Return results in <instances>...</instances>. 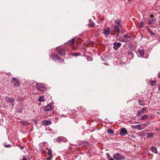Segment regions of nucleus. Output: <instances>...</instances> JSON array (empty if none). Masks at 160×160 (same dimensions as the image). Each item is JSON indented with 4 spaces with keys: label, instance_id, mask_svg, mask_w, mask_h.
<instances>
[{
    "label": "nucleus",
    "instance_id": "1",
    "mask_svg": "<svg viewBox=\"0 0 160 160\" xmlns=\"http://www.w3.org/2000/svg\"><path fill=\"white\" fill-rule=\"evenodd\" d=\"M131 39V36L128 34H127L121 36L119 38V40L120 42H126L130 41Z\"/></svg>",
    "mask_w": 160,
    "mask_h": 160
},
{
    "label": "nucleus",
    "instance_id": "2",
    "mask_svg": "<svg viewBox=\"0 0 160 160\" xmlns=\"http://www.w3.org/2000/svg\"><path fill=\"white\" fill-rule=\"evenodd\" d=\"M36 88L40 92L45 91L47 88L44 84L39 83H37Z\"/></svg>",
    "mask_w": 160,
    "mask_h": 160
},
{
    "label": "nucleus",
    "instance_id": "3",
    "mask_svg": "<svg viewBox=\"0 0 160 160\" xmlns=\"http://www.w3.org/2000/svg\"><path fill=\"white\" fill-rule=\"evenodd\" d=\"M5 100L9 106L12 107L14 105V99L12 98L6 97Z\"/></svg>",
    "mask_w": 160,
    "mask_h": 160
},
{
    "label": "nucleus",
    "instance_id": "4",
    "mask_svg": "<svg viewBox=\"0 0 160 160\" xmlns=\"http://www.w3.org/2000/svg\"><path fill=\"white\" fill-rule=\"evenodd\" d=\"M11 83L14 87H19L20 85V82L18 78L13 77L11 80Z\"/></svg>",
    "mask_w": 160,
    "mask_h": 160
},
{
    "label": "nucleus",
    "instance_id": "5",
    "mask_svg": "<svg viewBox=\"0 0 160 160\" xmlns=\"http://www.w3.org/2000/svg\"><path fill=\"white\" fill-rule=\"evenodd\" d=\"M113 158L114 159L117 160H121L124 159V157L120 154L119 153H117L116 154H113Z\"/></svg>",
    "mask_w": 160,
    "mask_h": 160
},
{
    "label": "nucleus",
    "instance_id": "6",
    "mask_svg": "<svg viewBox=\"0 0 160 160\" xmlns=\"http://www.w3.org/2000/svg\"><path fill=\"white\" fill-rule=\"evenodd\" d=\"M114 30L115 32L117 33L116 37H118L119 36V34L120 32V28L117 25H115L114 27Z\"/></svg>",
    "mask_w": 160,
    "mask_h": 160
},
{
    "label": "nucleus",
    "instance_id": "7",
    "mask_svg": "<svg viewBox=\"0 0 160 160\" xmlns=\"http://www.w3.org/2000/svg\"><path fill=\"white\" fill-rule=\"evenodd\" d=\"M128 134V132L126 129L124 128H122L120 130V135L123 136Z\"/></svg>",
    "mask_w": 160,
    "mask_h": 160
},
{
    "label": "nucleus",
    "instance_id": "8",
    "mask_svg": "<svg viewBox=\"0 0 160 160\" xmlns=\"http://www.w3.org/2000/svg\"><path fill=\"white\" fill-rule=\"evenodd\" d=\"M52 110H53V108L51 105V104L50 103L44 107V110L45 112H47Z\"/></svg>",
    "mask_w": 160,
    "mask_h": 160
},
{
    "label": "nucleus",
    "instance_id": "9",
    "mask_svg": "<svg viewBox=\"0 0 160 160\" xmlns=\"http://www.w3.org/2000/svg\"><path fill=\"white\" fill-rule=\"evenodd\" d=\"M121 45H122L121 43L120 42H115L113 44V48L115 50H117L121 46Z\"/></svg>",
    "mask_w": 160,
    "mask_h": 160
},
{
    "label": "nucleus",
    "instance_id": "10",
    "mask_svg": "<svg viewBox=\"0 0 160 160\" xmlns=\"http://www.w3.org/2000/svg\"><path fill=\"white\" fill-rule=\"evenodd\" d=\"M115 22L117 26L120 28H122V22L121 20L119 19H117L115 21Z\"/></svg>",
    "mask_w": 160,
    "mask_h": 160
},
{
    "label": "nucleus",
    "instance_id": "11",
    "mask_svg": "<svg viewBox=\"0 0 160 160\" xmlns=\"http://www.w3.org/2000/svg\"><path fill=\"white\" fill-rule=\"evenodd\" d=\"M131 127L134 129H137L138 130L142 129L141 124H138L135 125H132Z\"/></svg>",
    "mask_w": 160,
    "mask_h": 160
},
{
    "label": "nucleus",
    "instance_id": "12",
    "mask_svg": "<svg viewBox=\"0 0 160 160\" xmlns=\"http://www.w3.org/2000/svg\"><path fill=\"white\" fill-rule=\"evenodd\" d=\"M66 51L64 48L60 49L59 50V53L62 56L65 55Z\"/></svg>",
    "mask_w": 160,
    "mask_h": 160
},
{
    "label": "nucleus",
    "instance_id": "13",
    "mask_svg": "<svg viewBox=\"0 0 160 160\" xmlns=\"http://www.w3.org/2000/svg\"><path fill=\"white\" fill-rule=\"evenodd\" d=\"M110 32V29L108 27L106 29L103 30V33L105 35H108L109 34Z\"/></svg>",
    "mask_w": 160,
    "mask_h": 160
},
{
    "label": "nucleus",
    "instance_id": "14",
    "mask_svg": "<svg viewBox=\"0 0 160 160\" xmlns=\"http://www.w3.org/2000/svg\"><path fill=\"white\" fill-rule=\"evenodd\" d=\"M51 123H52L51 122L48 120L43 121L42 122V125L45 126L50 125L51 124Z\"/></svg>",
    "mask_w": 160,
    "mask_h": 160
},
{
    "label": "nucleus",
    "instance_id": "15",
    "mask_svg": "<svg viewBox=\"0 0 160 160\" xmlns=\"http://www.w3.org/2000/svg\"><path fill=\"white\" fill-rule=\"evenodd\" d=\"M51 56L52 58L55 61L58 60L59 58V56L58 55L56 54L51 55Z\"/></svg>",
    "mask_w": 160,
    "mask_h": 160
},
{
    "label": "nucleus",
    "instance_id": "16",
    "mask_svg": "<svg viewBox=\"0 0 160 160\" xmlns=\"http://www.w3.org/2000/svg\"><path fill=\"white\" fill-rule=\"evenodd\" d=\"M19 122L22 125L26 126L28 125L30 123H29L28 122L26 121H20Z\"/></svg>",
    "mask_w": 160,
    "mask_h": 160
},
{
    "label": "nucleus",
    "instance_id": "17",
    "mask_svg": "<svg viewBox=\"0 0 160 160\" xmlns=\"http://www.w3.org/2000/svg\"><path fill=\"white\" fill-rule=\"evenodd\" d=\"M150 122H148L145 123L141 124V126L142 127V129L147 127L148 126V125L150 123Z\"/></svg>",
    "mask_w": 160,
    "mask_h": 160
},
{
    "label": "nucleus",
    "instance_id": "18",
    "mask_svg": "<svg viewBox=\"0 0 160 160\" xmlns=\"http://www.w3.org/2000/svg\"><path fill=\"white\" fill-rule=\"evenodd\" d=\"M144 113V112H143L142 111L140 110L139 111H138L137 113L136 114V116L139 118V117L142 114H143Z\"/></svg>",
    "mask_w": 160,
    "mask_h": 160
},
{
    "label": "nucleus",
    "instance_id": "19",
    "mask_svg": "<svg viewBox=\"0 0 160 160\" xmlns=\"http://www.w3.org/2000/svg\"><path fill=\"white\" fill-rule=\"evenodd\" d=\"M151 151L154 153H157V148L154 146H152L151 148Z\"/></svg>",
    "mask_w": 160,
    "mask_h": 160
},
{
    "label": "nucleus",
    "instance_id": "20",
    "mask_svg": "<svg viewBox=\"0 0 160 160\" xmlns=\"http://www.w3.org/2000/svg\"><path fill=\"white\" fill-rule=\"evenodd\" d=\"M148 116L147 115H143L140 119L142 120H145L148 118Z\"/></svg>",
    "mask_w": 160,
    "mask_h": 160
},
{
    "label": "nucleus",
    "instance_id": "21",
    "mask_svg": "<svg viewBox=\"0 0 160 160\" xmlns=\"http://www.w3.org/2000/svg\"><path fill=\"white\" fill-rule=\"evenodd\" d=\"M45 99L43 96L40 97L38 99V101L39 102H43L45 101Z\"/></svg>",
    "mask_w": 160,
    "mask_h": 160
},
{
    "label": "nucleus",
    "instance_id": "22",
    "mask_svg": "<svg viewBox=\"0 0 160 160\" xmlns=\"http://www.w3.org/2000/svg\"><path fill=\"white\" fill-rule=\"evenodd\" d=\"M52 150L51 149H50L48 150V154L49 156V157H52Z\"/></svg>",
    "mask_w": 160,
    "mask_h": 160
},
{
    "label": "nucleus",
    "instance_id": "23",
    "mask_svg": "<svg viewBox=\"0 0 160 160\" xmlns=\"http://www.w3.org/2000/svg\"><path fill=\"white\" fill-rule=\"evenodd\" d=\"M140 55L142 56L144 54V52L143 50L139 49L138 51Z\"/></svg>",
    "mask_w": 160,
    "mask_h": 160
},
{
    "label": "nucleus",
    "instance_id": "24",
    "mask_svg": "<svg viewBox=\"0 0 160 160\" xmlns=\"http://www.w3.org/2000/svg\"><path fill=\"white\" fill-rule=\"evenodd\" d=\"M153 134L152 133H149L147 134V136L148 138H151L153 136Z\"/></svg>",
    "mask_w": 160,
    "mask_h": 160
},
{
    "label": "nucleus",
    "instance_id": "25",
    "mask_svg": "<svg viewBox=\"0 0 160 160\" xmlns=\"http://www.w3.org/2000/svg\"><path fill=\"white\" fill-rule=\"evenodd\" d=\"M138 103L141 106H144L145 104L143 101L142 100H138Z\"/></svg>",
    "mask_w": 160,
    "mask_h": 160
},
{
    "label": "nucleus",
    "instance_id": "26",
    "mask_svg": "<svg viewBox=\"0 0 160 160\" xmlns=\"http://www.w3.org/2000/svg\"><path fill=\"white\" fill-rule=\"evenodd\" d=\"M107 132L110 134H112L114 133V132L111 129H108L107 130Z\"/></svg>",
    "mask_w": 160,
    "mask_h": 160
},
{
    "label": "nucleus",
    "instance_id": "27",
    "mask_svg": "<svg viewBox=\"0 0 160 160\" xmlns=\"http://www.w3.org/2000/svg\"><path fill=\"white\" fill-rule=\"evenodd\" d=\"M148 31L153 36H155V34L153 32H152L150 28L148 29Z\"/></svg>",
    "mask_w": 160,
    "mask_h": 160
},
{
    "label": "nucleus",
    "instance_id": "28",
    "mask_svg": "<svg viewBox=\"0 0 160 160\" xmlns=\"http://www.w3.org/2000/svg\"><path fill=\"white\" fill-rule=\"evenodd\" d=\"M75 42V39L74 38L72 39L71 40L69 41L68 42L70 43L71 45H72L74 44Z\"/></svg>",
    "mask_w": 160,
    "mask_h": 160
},
{
    "label": "nucleus",
    "instance_id": "29",
    "mask_svg": "<svg viewBox=\"0 0 160 160\" xmlns=\"http://www.w3.org/2000/svg\"><path fill=\"white\" fill-rule=\"evenodd\" d=\"M148 22L149 24L153 25L154 22L153 19L152 18L151 20H148Z\"/></svg>",
    "mask_w": 160,
    "mask_h": 160
},
{
    "label": "nucleus",
    "instance_id": "30",
    "mask_svg": "<svg viewBox=\"0 0 160 160\" xmlns=\"http://www.w3.org/2000/svg\"><path fill=\"white\" fill-rule=\"evenodd\" d=\"M150 84L152 86H154L156 84V82L155 81H149Z\"/></svg>",
    "mask_w": 160,
    "mask_h": 160
},
{
    "label": "nucleus",
    "instance_id": "31",
    "mask_svg": "<svg viewBox=\"0 0 160 160\" xmlns=\"http://www.w3.org/2000/svg\"><path fill=\"white\" fill-rule=\"evenodd\" d=\"M58 60L59 61V62L60 63H64V59L60 58V57L58 59Z\"/></svg>",
    "mask_w": 160,
    "mask_h": 160
},
{
    "label": "nucleus",
    "instance_id": "32",
    "mask_svg": "<svg viewBox=\"0 0 160 160\" xmlns=\"http://www.w3.org/2000/svg\"><path fill=\"white\" fill-rule=\"evenodd\" d=\"M106 156L109 159L110 158V155L109 153H106Z\"/></svg>",
    "mask_w": 160,
    "mask_h": 160
},
{
    "label": "nucleus",
    "instance_id": "33",
    "mask_svg": "<svg viewBox=\"0 0 160 160\" xmlns=\"http://www.w3.org/2000/svg\"><path fill=\"white\" fill-rule=\"evenodd\" d=\"M85 146H87L88 144V143L87 141H84L83 142Z\"/></svg>",
    "mask_w": 160,
    "mask_h": 160
},
{
    "label": "nucleus",
    "instance_id": "34",
    "mask_svg": "<svg viewBox=\"0 0 160 160\" xmlns=\"http://www.w3.org/2000/svg\"><path fill=\"white\" fill-rule=\"evenodd\" d=\"M11 145H10V144H8V145H5L4 146V147L6 148H8V147H11Z\"/></svg>",
    "mask_w": 160,
    "mask_h": 160
},
{
    "label": "nucleus",
    "instance_id": "35",
    "mask_svg": "<svg viewBox=\"0 0 160 160\" xmlns=\"http://www.w3.org/2000/svg\"><path fill=\"white\" fill-rule=\"evenodd\" d=\"M144 24V23L143 22H141L140 23V27H143Z\"/></svg>",
    "mask_w": 160,
    "mask_h": 160
},
{
    "label": "nucleus",
    "instance_id": "36",
    "mask_svg": "<svg viewBox=\"0 0 160 160\" xmlns=\"http://www.w3.org/2000/svg\"><path fill=\"white\" fill-rule=\"evenodd\" d=\"M147 108H142V110H141L143 112H144V111H145L146 110Z\"/></svg>",
    "mask_w": 160,
    "mask_h": 160
},
{
    "label": "nucleus",
    "instance_id": "37",
    "mask_svg": "<svg viewBox=\"0 0 160 160\" xmlns=\"http://www.w3.org/2000/svg\"><path fill=\"white\" fill-rule=\"evenodd\" d=\"M72 56H75L76 57H77L78 55V53H75L74 54H72Z\"/></svg>",
    "mask_w": 160,
    "mask_h": 160
},
{
    "label": "nucleus",
    "instance_id": "38",
    "mask_svg": "<svg viewBox=\"0 0 160 160\" xmlns=\"http://www.w3.org/2000/svg\"><path fill=\"white\" fill-rule=\"evenodd\" d=\"M20 148L21 149H24V147L23 146H21L20 147Z\"/></svg>",
    "mask_w": 160,
    "mask_h": 160
},
{
    "label": "nucleus",
    "instance_id": "39",
    "mask_svg": "<svg viewBox=\"0 0 160 160\" xmlns=\"http://www.w3.org/2000/svg\"><path fill=\"white\" fill-rule=\"evenodd\" d=\"M158 91H160V85H158Z\"/></svg>",
    "mask_w": 160,
    "mask_h": 160
},
{
    "label": "nucleus",
    "instance_id": "40",
    "mask_svg": "<svg viewBox=\"0 0 160 160\" xmlns=\"http://www.w3.org/2000/svg\"><path fill=\"white\" fill-rule=\"evenodd\" d=\"M17 112L18 113H21L22 112V111H20L19 110H18L17 111Z\"/></svg>",
    "mask_w": 160,
    "mask_h": 160
},
{
    "label": "nucleus",
    "instance_id": "41",
    "mask_svg": "<svg viewBox=\"0 0 160 160\" xmlns=\"http://www.w3.org/2000/svg\"><path fill=\"white\" fill-rule=\"evenodd\" d=\"M158 76L159 78H160V72L158 74Z\"/></svg>",
    "mask_w": 160,
    "mask_h": 160
},
{
    "label": "nucleus",
    "instance_id": "42",
    "mask_svg": "<svg viewBox=\"0 0 160 160\" xmlns=\"http://www.w3.org/2000/svg\"><path fill=\"white\" fill-rule=\"evenodd\" d=\"M41 150L42 151V152H44V151L42 148H41Z\"/></svg>",
    "mask_w": 160,
    "mask_h": 160
},
{
    "label": "nucleus",
    "instance_id": "43",
    "mask_svg": "<svg viewBox=\"0 0 160 160\" xmlns=\"http://www.w3.org/2000/svg\"><path fill=\"white\" fill-rule=\"evenodd\" d=\"M109 160H114L113 158H110L109 159Z\"/></svg>",
    "mask_w": 160,
    "mask_h": 160
},
{
    "label": "nucleus",
    "instance_id": "44",
    "mask_svg": "<svg viewBox=\"0 0 160 160\" xmlns=\"http://www.w3.org/2000/svg\"><path fill=\"white\" fill-rule=\"evenodd\" d=\"M150 16L151 17H153V15H151Z\"/></svg>",
    "mask_w": 160,
    "mask_h": 160
},
{
    "label": "nucleus",
    "instance_id": "45",
    "mask_svg": "<svg viewBox=\"0 0 160 160\" xmlns=\"http://www.w3.org/2000/svg\"><path fill=\"white\" fill-rule=\"evenodd\" d=\"M146 28H147L148 30V28H149L147 26H146Z\"/></svg>",
    "mask_w": 160,
    "mask_h": 160
},
{
    "label": "nucleus",
    "instance_id": "46",
    "mask_svg": "<svg viewBox=\"0 0 160 160\" xmlns=\"http://www.w3.org/2000/svg\"><path fill=\"white\" fill-rule=\"evenodd\" d=\"M58 47H57L56 48V50H58Z\"/></svg>",
    "mask_w": 160,
    "mask_h": 160
},
{
    "label": "nucleus",
    "instance_id": "47",
    "mask_svg": "<svg viewBox=\"0 0 160 160\" xmlns=\"http://www.w3.org/2000/svg\"><path fill=\"white\" fill-rule=\"evenodd\" d=\"M59 141H61V140H60V139L59 140V139H58L57 140V141H59Z\"/></svg>",
    "mask_w": 160,
    "mask_h": 160
},
{
    "label": "nucleus",
    "instance_id": "48",
    "mask_svg": "<svg viewBox=\"0 0 160 160\" xmlns=\"http://www.w3.org/2000/svg\"><path fill=\"white\" fill-rule=\"evenodd\" d=\"M128 0V1H131V0Z\"/></svg>",
    "mask_w": 160,
    "mask_h": 160
},
{
    "label": "nucleus",
    "instance_id": "49",
    "mask_svg": "<svg viewBox=\"0 0 160 160\" xmlns=\"http://www.w3.org/2000/svg\"><path fill=\"white\" fill-rule=\"evenodd\" d=\"M159 23H160V20H159Z\"/></svg>",
    "mask_w": 160,
    "mask_h": 160
}]
</instances>
